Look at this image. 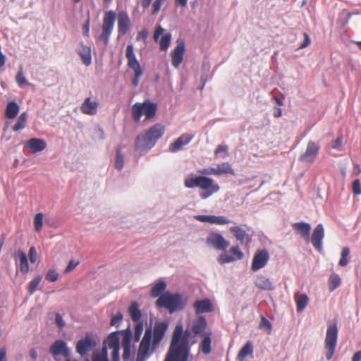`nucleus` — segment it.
<instances>
[{"instance_id": "42", "label": "nucleus", "mask_w": 361, "mask_h": 361, "mask_svg": "<svg viewBox=\"0 0 361 361\" xmlns=\"http://www.w3.org/2000/svg\"><path fill=\"white\" fill-rule=\"evenodd\" d=\"M171 40V33H166L164 35L162 36V37L160 39L159 42V47L160 50L161 51H166L169 47L170 46Z\"/></svg>"}, {"instance_id": "6", "label": "nucleus", "mask_w": 361, "mask_h": 361, "mask_svg": "<svg viewBox=\"0 0 361 361\" xmlns=\"http://www.w3.org/2000/svg\"><path fill=\"white\" fill-rule=\"evenodd\" d=\"M157 109V104L149 99L142 103L137 102L132 106V117L136 123L140 121L142 115L149 119L154 116Z\"/></svg>"}, {"instance_id": "3", "label": "nucleus", "mask_w": 361, "mask_h": 361, "mask_svg": "<svg viewBox=\"0 0 361 361\" xmlns=\"http://www.w3.org/2000/svg\"><path fill=\"white\" fill-rule=\"evenodd\" d=\"M184 186L187 188H199L201 191L199 196L202 200H207L218 192L220 186L212 178L205 176L189 174L184 180Z\"/></svg>"}, {"instance_id": "15", "label": "nucleus", "mask_w": 361, "mask_h": 361, "mask_svg": "<svg viewBox=\"0 0 361 361\" xmlns=\"http://www.w3.org/2000/svg\"><path fill=\"white\" fill-rule=\"evenodd\" d=\"M269 257V252L266 249L257 250L253 257L251 269L257 271L264 268L267 264Z\"/></svg>"}, {"instance_id": "14", "label": "nucleus", "mask_w": 361, "mask_h": 361, "mask_svg": "<svg viewBox=\"0 0 361 361\" xmlns=\"http://www.w3.org/2000/svg\"><path fill=\"white\" fill-rule=\"evenodd\" d=\"M97 343L90 334H87L84 338L80 339L76 343V352L81 356L85 355L92 350Z\"/></svg>"}, {"instance_id": "18", "label": "nucleus", "mask_w": 361, "mask_h": 361, "mask_svg": "<svg viewBox=\"0 0 361 361\" xmlns=\"http://www.w3.org/2000/svg\"><path fill=\"white\" fill-rule=\"evenodd\" d=\"M185 53V43L183 40L178 39L177 45L171 51V63L173 67L178 68L183 60Z\"/></svg>"}, {"instance_id": "64", "label": "nucleus", "mask_w": 361, "mask_h": 361, "mask_svg": "<svg viewBox=\"0 0 361 361\" xmlns=\"http://www.w3.org/2000/svg\"><path fill=\"white\" fill-rule=\"evenodd\" d=\"M352 361H361V350L357 351L353 355Z\"/></svg>"}, {"instance_id": "37", "label": "nucleus", "mask_w": 361, "mask_h": 361, "mask_svg": "<svg viewBox=\"0 0 361 361\" xmlns=\"http://www.w3.org/2000/svg\"><path fill=\"white\" fill-rule=\"evenodd\" d=\"M210 336H211L210 334H207L204 336V337L200 344L201 350H202V353L205 355L209 354L212 350V346H211L212 340H211Z\"/></svg>"}, {"instance_id": "21", "label": "nucleus", "mask_w": 361, "mask_h": 361, "mask_svg": "<svg viewBox=\"0 0 361 361\" xmlns=\"http://www.w3.org/2000/svg\"><path fill=\"white\" fill-rule=\"evenodd\" d=\"M130 25V20L126 11H121L118 13V32L121 36L125 35Z\"/></svg>"}, {"instance_id": "4", "label": "nucleus", "mask_w": 361, "mask_h": 361, "mask_svg": "<svg viewBox=\"0 0 361 361\" xmlns=\"http://www.w3.org/2000/svg\"><path fill=\"white\" fill-rule=\"evenodd\" d=\"M165 131L164 127L159 123L151 126L145 133L138 135L135 140V149L148 151L162 137Z\"/></svg>"}, {"instance_id": "1", "label": "nucleus", "mask_w": 361, "mask_h": 361, "mask_svg": "<svg viewBox=\"0 0 361 361\" xmlns=\"http://www.w3.org/2000/svg\"><path fill=\"white\" fill-rule=\"evenodd\" d=\"M169 328V322L166 321L157 322L153 330L151 327L146 329L142 340L140 343L137 350L136 361H146L149 357L151 345L155 348L164 337Z\"/></svg>"}, {"instance_id": "27", "label": "nucleus", "mask_w": 361, "mask_h": 361, "mask_svg": "<svg viewBox=\"0 0 361 361\" xmlns=\"http://www.w3.org/2000/svg\"><path fill=\"white\" fill-rule=\"evenodd\" d=\"M206 326L207 321L205 317L200 316L197 319L194 321L192 326V331L195 335H201L205 330Z\"/></svg>"}, {"instance_id": "56", "label": "nucleus", "mask_w": 361, "mask_h": 361, "mask_svg": "<svg viewBox=\"0 0 361 361\" xmlns=\"http://www.w3.org/2000/svg\"><path fill=\"white\" fill-rule=\"evenodd\" d=\"M79 261L71 260L65 269V272L68 273L71 271L79 264Z\"/></svg>"}, {"instance_id": "32", "label": "nucleus", "mask_w": 361, "mask_h": 361, "mask_svg": "<svg viewBox=\"0 0 361 361\" xmlns=\"http://www.w3.org/2000/svg\"><path fill=\"white\" fill-rule=\"evenodd\" d=\"M295 300L296 302L297 311L301 312L307 305L309 298L305 293L298 294L297 295L295 296Z\"/></svg>"}, {"instance_id": "7", "label": "nucleus", "mask_w": 361, "mask_h": 361, "mask_svg": "<svg viewBox=\"0 0 361 361\" xmlns=\"http://www.w3.org/2000/svg\"><path fill=\"white\" fill-rule=\"evenodd\" d=\"M116 19V13L115 11H109L105 12L102 25V33L99 36V40L103 42L105 47L107 46L109 42V39L114 27Z\"/></svg>"}, {"instance_id": "46", "label": "nucleus", "mask_w": 361, "mask_h": 361, "mask_svg": "<svg viewBox=\"0 0 361 361\" xmlns=\"http://www.w3.org/2000/svg\"><path fill=\"white\" fill-rule=\"evenodd\" d=\"M231 221L224 216L212 215V224L216 225H225L230 224Z\"/></svg>"}, {"instance_id": "10", "label": "nucleus", "mask_w": 361, "mask_h": 361, "mask_svg": "<svg viewBox=\"0 0 361 361\" xmlns=\"http://www.w3.org/2000/svg\"><path fill=\"white\" fill-rule=\"evenodd\" d=\"M120 334H123L122 331L111 332L104 341L102 348H106L107 353L108 349L112 350V361H120Z\"/></svg>"}, {"instance_id": "24", "label": "nucleus", "mask_w": 361, "mask_h": 361, "mask_svg": "<svg viewBox=\"0 0 361 361\" xmlns=\"http://www.w3.org/2000/svg\"><path fill=\"white\" fill-rule=\"evenodd\" d=\"M25 145L33 153L40 152L47 147V143L44 140L35 137L27 140Z\"/></svg>"}, {"instance_id": "41", "label": "nucleus", "mask_w": 361, "mask_h": 361, "mask_svg": "<svg viewBox=\"0 0 361 361\" xmlns=\"http://www.w3.org/2000/svg\"><path fill=\"white\" fill-rule=\"evenodd\" d=\"M259 328L266 331L268 334H271L272 331L271 323L264 316L260 317V323Z\"/></svg>"}, {"instance_id": "29", "label": "nucleus", "mask_w": 361, "mask_h": 361, "mask_svg": "<svg viewBox=\"0 0 361 361\" xmlns=\"http://www.w3.org/2000/svg\"><path fill=\"white\" fill-rule=\"evenodd\" d=\"M19 105L15 101L9 102L6 108V116L10 119L16 118L19 112Z\"/></svg>"}, {"instance_id": "9", "label": "nucleus", "mask_w": 361, "mask_h": 361, "mask_svg": "<svg viewBox=\"0 0 361 361\" xmlns=\"http://www.w3.org/2000/svg\"><path fill=\"white\" fill-rule=\"evenodd\" d=\"M126 55L128 59V67L134 71V76L132 78V84L134 87H137L140 82V77L143 74V70L137 59L133 44H128L127 46Z\"/></svg>"}, {"instance_id": "54", "label": "nucleus", "mask_w": 361, "mask_h": 361, "mask_svg": "<svg viewBox=\"0 0 361 361\" xmlns=\"http://www.w3.org/2000/svg\"><path fill=\"white\" fill-rule=\"evenodd\" d=\"M148 34H149V32H148L147 30L143 29L138 32L136 39L137 41L142 40V41L145 42L147 38Z\"/></svg>"}, {"instance_id": "35", "label": "nucleus", "mask_w": 361, "mask_h": 361, "mask_svg": "<svg viewBox=\"0 0 361 361\" xmlns=\"http://www.w3.org/2000/svg\"><path fill=\"white\" fill-rule=\"evenodd\" d=\"M166 283L164 281H160L152 288L151 296L153 298H159V296L163 294L162 293L166 289Z\"/></svg>"}, {"instance_id": "43", "label": "nucleus", "mask_w": 361, "mask_h": 361, "mask_svg": "<svg viewBox=\"0 0 361 361\" xmlns=\"http://www.w3.org/2000/svg\"><path fill=\"white\" fill-rule=\"evenodd\" d=\"M34 227L37 232L42 230L43 227V214L39 212L35 214L34 217Z\"/></svg>"}, {"instance_id": "47", "label": "nucleus", "mask_w": 361, "mask_h": 361, "mask_svg": "<svg viewBox=\"0 0 361 361\" xmlns=\"http://www.w3.org/2000/svg\"><path fill=\"white\" fill-rule=\"evenodd\" d=\"M41 279L42 278L40 276H37L29 283L28 290L30 294H32L35 291L41 281Z\"/></svg>"}, {"instance_id": "63", "label": "nucleus", "mask_w": 361, "mask_h": 361, "mask_svg": "<svg viewBox=\"0 0 361 361\" xmlns=\"http://www.w3.org/2000/svg\"><path fill=\"white\" fill-rule=\"evenodd\" d=\"M84 35L85 36H89V32H90V18H87L85 23L83 25L82 27Z\"/></svg>"}, {"instance_id": "59", "label": "nucleus", "mask_w": 361, "mask_h": 361, "mask_svg": "<svg viewBox=\"0 0 361 361\" xmlns=\"http://www.w3.org/2000/svg\"><path fill=\"white\" fill-rule=\"evenodd\" d=\"M228 150V147L227 145H219L216 148V149L214 151V154L217 155L221 152H227Z\"/></svg>"}, {"instance_id": "55", "label": "nucleus", "mask_w": 361, "mask_h": 361, "mask_svg": "<svg viewBox=\"0 0 361 361\" xmlns=\"http://www.w3.org/2000/svg\"><path fill=\"white\" fill-rule=\"evenodd\" d=\"M164 0H155L153 4V10L152 11V14L157 13L161 6V4Z\"/></svg>"}, {"instance_id": "60", "label": "nucleus", "mask_w": 361, "mask_h": 361, "mask_svg": "<svg viewBox=\"0 0 361 361\" xmlns=\"http://www.w3.org/2000/svg\"><path fill=\"white\" fill-rule=\"evenodd\" d=\"M164 31V30L160 25H159L156 28L154 33V39L156 42L159 39L160 35H161L163 34Z\"/></svg>"}, {"instance_id": "12", "label": "nucleus", "mask_w": 361, "mask_h": 361, "mask_svg": "<svg viewBox=\"0 0 361 361\" xmlns=\"http://www.w3.org/2000/svg\"><path fill=\"white\" fill-rule=\"evenodd\" d=\"M207 245L216 250H226L230 243L224 236L216 232H212L206 239Z\"/></svg>"}, {"instance_id": "45", "label": "nucleus", "mask_w": 361, "mask_h": 361, "mask_svg": "<svg viewBox=\"0 0 361 361\" xmlns=\"http://www.w3.org/2000/svg\"><path fill=\"white\" fill-rule=\"evenodd\" d=\"M350 255V250L348 247H343L341 252V257L339 260L338 264L341 267L346 266L348 262L349 259H348V256Z\"/></svg>"}, {"instance_id": "62", "label": "nucleus", "mask_w": 361, "mask_h": 361, "mask_svg": "<svg viewBox=\"0 0 361 361\" xmlns=\"http://www.w3.org/2000/svg\"><path fill=\"white\" fill-rule=\"evenodd\" d=\"M143 331V324L142 322H137L135 326V334L142 335Z\"/></svg>"}, {"instance_id": "30", "label": "nucleus", "mask_w": 361, "mask_h": 361, "mask_svg": "<svg viewBox=\"0 0 361 361\" xmlns=\"http://www.w3.org/2000/svg\"><path fill=\"white\" fill-rule=\"evenodd\" d=\"M253 352V345L250 341H247L239 351L237 360L238 361H243L245 358Z\"/></svg>"}, {"instance_id": "22", "label": "nucleus", "mask_w": 361, "mask_h": 361, "mask_svg": "<svg viewBox=\"0 0 361 361\" xmlns=\"http://www.w3.org/2000/svg\"><path fill=\"white\" fill-rule=\"evenodd\" d=\"M99 103L92 100L91 97H87L80 106L82 114L88 116H94L98 112Z\"/></svg>"}, {"instance_id": "50", "label": "nucleus", "mask_w": 361, "mask_h": 361, "mask_svg": "<svg viewBox=\"0 0 361 361\" xmlns=\"http://www.w3.org/2000/svg\"><path fill=\"white\" fill-rule=\"evenodd\" d=\"M194 219L200 222L212 224V215L199 214L194 216Z\"/></svg>"}, {"instance_id": "11", "label": "nucleus", "mask_w": 361, "mask_h": 361, "mask_svg": "<svg viewBox=\"0 0 361 361\" xmlns=\"http://www.w3.org/2000/svg\"><path fill=\"white\" fill-rule=\"evenodd\" d=\"M122 332L123 361H133L135 354V348L134 345H131L132 332L129 326L126 329L122 330Z\"/></svg>"}, {"instance_id": "17", "label": "nucleus", "mask_w": 361, "mask_h": 361, "mask_svg": "<svg viewBox=\"0 0 361 361\" xmlns=\"http://www.w3.org/2000/svg\"><path fill=\"white\" fill-rule=\"evenodd\" d=\"M49 353L54 356H62L67 359H69L71 355V350L68 348L66 342L62 339H58L55 341L53 344L50 346Z\"/></svg>"}, {"instance_id": "57", "label": "nucleus", "mask_w": 361, "mask_h": 361, "mask_svg": "<svg viewBox=\"0 0 361 361\" xmlns=\"http://www.w3.org/2000/svg\"><path fill=\"white\" fill-rule=\"evenodd\" d=\"M55 322L59 328H63L65 326L63 317L59 313L56 314Z\"/></svg>"}, {"instance_id": "20", "label": "nucleus", "mask_w": 361, "mask_h": 361, "mask_svg": "<svg viewBox=\"0 0 361 361\" xmlns=\"http://www.w3.org/2000/svg\"><path fill=\"white\" fill-rule=\"evenodd\" d=\"M194 135L188 133H184L178 137L173 143L169 145V150L171 152L175 153L181 149V148L189 144L193 139Z\"/></svg>"}, {"instance_id": "48", "label": "nucleus", "mask_w": 361, "mask_h": 361, "mask_svg": "<svg viewBox=\"0 0 361 361\" xmlns=\"http://www.w3.org/2000/svg\"><path fill=\"white\" fill-rule=\"evenodd\" d=\"M58 278H59V274L56 270H54V269H49L45 276L46 280L51 281V282H54V281H57Z\"/></svg>"}, {"instance_id": "26", "label": "nucleus", "mask_w": 361, "mask_h": 361, "mask_svg": "<svg viewBox=\"0 0 361 361\" xmlns=\"http://www.w3.org/2000/svg\"><path fill=\"white\" fill-rule=\"evenodd\" d=\"M293 226V228L300 235V236L305 240V241H310V233L311 226L308 223L298 222L295 223Z\"/></svg>"}, {"instance_id": "49", "label": "nucleus", "mask_w": 361, "mask_h": 361, "mask_svg": "<svg viewBox=\"0 0 361 361\" xmlns=\"http://www.w3.org/2000/svg\"><path fill=\"white\" fill-rule=\"evenodd\" d=\"M123 320V314L121 312H117L111 319V325L118 326Z\"/></svg>"}, {"instance_id": "5", "label": "nucleus", "mask_w": 361, "mask_h": 361, "mask_svg": "<svg viewBox=\"0 0 361 361\" xmlns=\"http://www.w3.org/2000/svg\"><path fill=\"white\" fill-rule=\"evenodd\" d=\"M156 304L159 307H164L172 314L184 309L186 300L179 293L166 292L157 299Z\"/></svg>"}, {"instance_id": "34", "label": "nucleus", "mask_w": 361, "mask_h": 361, "mask_svg": "<svg viewBox=\"0 0 361 361\" xmlns=\"http://www.w3.org/2000/svg\"><path fill=\"white\" fill-rule=\"evenodd\" d=\"M18 258L20 261V270L23 274H27L29 271V264L26 254L19 250L18 252Z\"/></svg>"}, {"instance_id": "52", "label": "nucleus", "mask_w": 361, "mask_h": 361, "mask_svg": "<svg viewBox=\"0 0 361 361\" xmlns=\"http://www.w3.org/2000/svg\"><path fill=\"white\" fill-rule=\"evenodd\" d=\"M353 192L355 195L361 194V184L358 179H356L353 183Z\"/></svg>"}, {"instance_id": "8", "label": "nucleus", "mask_w": 361, "mask_h": 361, "mask_svg": "<svg viewBox=\"0 0 361 361\" xmlns=\"http://www.w3.org/2000/svg\"><path fill=\"white\" fill-rule=\"evenodd\" d=\"M338 329L336 323L330 324L327 326L324 348L326 350V358L330 360L334 354L337 344Z\"/></svg>"}, {"instance_id": "44", "label": "nucleus", "mask_w": 361, "mask_h": 361, "mask_svg": "<svg viewBox=\"0 0 361 361\" xmlns=\"http://www.w3.org/2000/svg\"><path fill=\"white\" fill-rule=\"evenodd\" d=\"M16 80L20 87H23L24 85H30V83L24 76L22 67L20 68V70L16 76Z\"/></svg>"}, {"instance_id": "13", "label": "nucleus", "mask_w": 361, "mask_h": 361, "mask_svg": "<svg viewBox=\"0 0 361 361\" xmlns=\"http://www.w3.org/2000/svg\"><path fill=\"white\" fill-rule=\"evenodd\" d=\"M243 257V252L240 250L239 246L236 245L231 247L228 252H222L218 257L217 261L221 264H225L236 260H240Z\"/></svg>"}, {"instance_id": "61", "label": "nucleus", "mask_w": 361, "mask_h": 361, "mask_svg": "<svg viewBox=\"0 0 361 361\" xmlns=\"http://www.w3.org/2000/svg\"><path fill=\"white\" fill-rule=\"evenodd\" d=\"M304 42L299 47L300 49L307 47V46L310 45L311 42L310 38L307 33H304Z\"/></svg>"}, {"instance_id": "31", "label": "nucleus", "mask_w": 361, "mask_h": 361, "mask_svg": "<svg viewBox=\"0 0 361 361\" xmlns=\"http://www.w3.org/2000/svg\"><path fill=\"white\" fill-rule=\"evenodd\" d=\"M128 312L133 321L140 322L142 314L137 302H133L131 303L128 308Z\"/></svg>"}, {"instance_id": "38", "label": "nucleus", "mask_w": 361, "mask_h": 361, "mask_svg": "<svg viewBox=\"0 0 361 361\" xmlns=\"http://www.w3.org/2000/svg\"><path fill=\"white\" fill-rule=\"evenodd\" d=\"M27 113L23 112L18 118L16 123L13 126V131H19L23 130L26 126L27 119Z\"/></svg>"}, {"instance_id": "36", "label": "nucleus", "mask_w": 361, "mask_h": 361, "mask_svg": "<svg viewBox=\"0 0 361 361\" xmlns=\"http://www.w3.org/2000/svg\"><path fill=\"white\" fill-rule=\"evenodd\" d=\"M218 176L223 174L234 175V170L228 162H223L216 166Z\"/></svg>"}, {"instance_id": "25", "label": "nucleus", "mask_w": 361, "mask_h": 361, "mask_svg": "<svg viewBox=\"0 0 361 361\" xmlns=\"http://www.w3.org/2000/svg\"><path fill=\"white\" fill-rule=\"evenodd\" d=\"M255 285L259 289L264 290H274L275 286L270 279L262 274H259L256 276Z\"/></svg>"}, {"instance_id": "58", "label": "nucleus", "mask_w": 361, "mask_h": 361, "mask_svg": "<svg viewBox=\"0 0 361 361\" xmlns=\"http://www.w3.org/2000/svg\"><path fill=\"white\" fill-rule=\"evenodd\" d=\"M30 260L32 263H34L37 260V252L34 247H31L29 250Z\"/></svg>"}, {"instance_id": "53", "label": "nucleus", "mask_w": 361, "mask_h": 361, "mask_svg": "<svg viewBox=\"0 0 361 361\" xmlns=\"http://www.w3.org/2000/svg\"><path fill=\"white\" fill-rule=\"evenodd\" d=\"M200 173L202 174H205V175L213 174V175L218 176V171H217L216 166L202 169V170L200 171Z\"/></svg>"}, {"instance_id": "23", "label": "nucleus", "mask_w": 361, "mask_h": 361, "mask_svg": "<svg viewBox=\"0 0 361 361\" xmlns=\"http://www.w3.org/2000/svg\"><path fill=\"white\" fill-rule=\"evenodd\" d=\"M193 307L197 314L209 313L214 310L212 304L208 298L196 300L193 304Z\"/></svg>"}, {"instance_id": "33", "label": "nucleus", "mask_w": 361, "mask_h": 361, "mask_svg": "<svg viewBox=\"0 0 361 361\" xmlns=\"http://www.w3.org/2000/svg\"><path fill=\"white\" fill-rule=\"evenodd\" d=\"M78 54L81 57L83 63L85 66H89L92 62V56L90 48L87 46H82V49L78 51Z\"/></svg>"}, {"instance_id": "40", "label": "nucleus", "mask_w": 361, "mask_h": 361, "mask_svg": "<svg viewBox=\"0 0 361 361\" xmlns=\"http://www.w3.org/2000/svg\"><path fill=\"white\" fill-rule=\"evenodd\" d=\"M124 166V157L121 154V148L118 147L116 153L115 168L121 171Z\"/></svg>"}, {"instance_id": "39", "label": "nucleus", "mask_w": 361, "mask_h": 361, "mask_svg": "<svg viewBox=\"0 0 361 361\" xmlns=\"http://www.w3.org/2000/svg\"><path fill=\"white\" fill-rule=\"evenodd\" d=\"M341 278L337 274H332L329 279V290L333 292L341 285Z\"/></svg>"}, {"instance_id": "16", "label": "nucleus", "mask_w": 361, "mask_h": 361, "mask_svg": "<svg viewBox=\"0 0 361 361\" xmlns=\"http://www.w3.org/2000/svg\"><path fill=\"white\" fill-rule=\"evenodd\" d=\"M319 149V145L314 141H309L307 142L305 152L300 154L299 160L302 162L312 163L317 156Z\"/></svg>"}, {"instance_id": "2", "label": "nucleus", "mask_w": 361, "mask_h": 361, "mask_svg": "<svg viewBox=\"0 0 361 361\" xmlns=\"http://www.w3.org/2000/svg\"><path fill=\"white\" fill-rule=\"evenodd\" d=\"M189 331H183L181 324L176 326L167 356L164 361H187L190 353Z\"/></svg>"}, {"instance_id": "19", "label": "nucleus", "mask_w": 361, "mask_h": 361, "mask_svg": "<svg viewBox=\"0 0 361 361\" xmlns=\"http://www.w3.org/2000/svg\"><path fill=\"white\" fill-rule=\"evenodd\" d=\"M324 237V229L322 224H319L314 228L310 241L315 250L321 252L322 251V240Z\"/></svg>"}, {"instance_id": "28", "label": "nucleus", "mask_w": 361, "mask_h": 361, "mask_svg": "<svg viewBox=\"0 0 361 361\" xmlns=\"http://www.w3.org/2000/svg\"><path fill=\"white\" fill-rule=\"evenodd\" d=\"M230 231L234 235L235 238L241 243H244L245 241L249 243L250 241L249 235L242 228L239 226H233L230 228Z\"/></svg>"}, {"instance_id": "51", "label": "nucleus", "mask_w": 361, "mask_h": 361, "mask_svg": "<svg viewBox=\"0 0 361 361\" xmlns=\"http://www.w3.org/2000/svg\"><path fill=\"white\" fill-rule=\"evenodd\" d=\"M342 145H343V137H342V135H341L332 142L331 147L333 149L341 151L342 149Z\"/></svg>"}]
</instances>
